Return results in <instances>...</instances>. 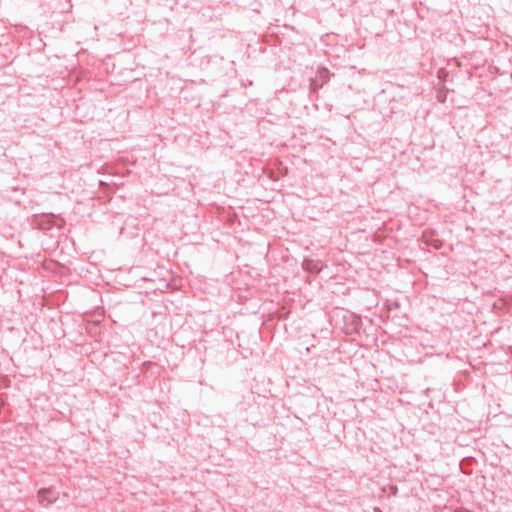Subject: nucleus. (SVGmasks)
<instances>
[{
  "mask_svg": "<svg viewBox=\"0 0 512 512\" xmlns=\"http://www.w3.org/2000/svg\"><path fill=\"white\" fill-rule=\"evenodd\" d=\"M53 493L52 488H44L39 490L38 496L40 498V502L47 501V505L52 504L56 501L57 497L49 498L48 496Z\"/></svg>",
  "mask_w": 512,
  "mask_h": 512,
  "instance_id": "nucleus-1",
  "label": "nucleus"
},
{
  "mask_svg": "<svg viewBox=\"0 0 512 512\" xmlns=\"http://www.w3.org/2000/svg\"><path fill=\"white\" fill-rule=\"evenodd\" d=\"M395 85H396L397 87H401V88H403V87H404V85H403V84H395Z\"/></svg>",
  "mask_w": 512,
  "mask_h": 512,
  "instance_id": "nucleus-4",
  "label": "nucleus"
},
{
  "mask_svg": "<svg viewBox=\"0 0 512 512\" xmlns=\"http://www.w3.org/2000/svg\"><path fill=\"white\" fill-rule=\"evenodd\" d=\"M318 77L323 81V83L329 80V71L326 68H322L318 70Z\"/></svg>",
  "mask_w": 512,
  "mask_h": 512,
  "instance_id": "nucleus-2",
  "label": "nucleus"
},
{
  "mask_svg": "<svg viewBox=\"0 0 512 512\" xmlns=\"http://www.w3.org/2000/svg\"><path fill=\"white\" fill-rule=\"evenodd\" d=\"M310 89H311V91H316L317 90V87H316L314 82H311Z\"/></svg>",
  "mask_w": 512,
  "mask_h": 512,
  "instance_id": "nucleus-3",
  "label": "nucleus"
}]
</instances>
